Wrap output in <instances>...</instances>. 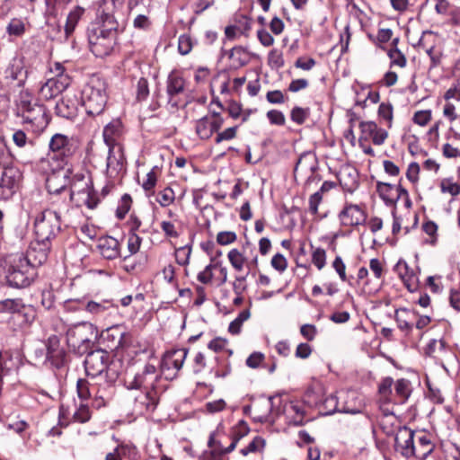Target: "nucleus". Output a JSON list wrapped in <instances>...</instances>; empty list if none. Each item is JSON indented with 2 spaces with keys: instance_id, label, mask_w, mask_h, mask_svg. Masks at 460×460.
Returning <instances> with one entry per match:
<instances>
[{
  "instance_id": "f257e3e1",
  "label": "nucleus",
  "mask_w": 460,
  "mask_h": 460,
  "mask_svg": "<svg viewBox=\"0 0 460 460\" xmlns=\"http://www.w3.org/2000/svg\"><path fill=\"white\" fill-rule=\"evenodd\" d=\"M160 375L156 367L147 364L141 373H137L125 381L128 389L137 390L134 395V410L138 414L155 411L158 404L159 395L156 384Z\"/></svg>"
},
{
  "instance_id": "f03ea898",
  "label": "nucleus",
  "mask_w": 460,
  "mask_h": 460,
  "mask_svg": "<svg viewBox=\"0 0 460 460\" xmlns=\"http://www.w3.org/2000/svg\"><path fill=\"white\" fill-rule=\"evenodd\" d=\"M118 22L116 19L98 18L88 28V42L91 51L96 57H105L111 53L115 43Z\"/></svg>"
},
{
  "instance_id": "7ed1b4c3",
  "label": "nucleus",
  "mask_w": 460,
  "mask_h": 460,
  "mask_svg": "<svg viewBox=\"0 0 460 460\" xmlns=\"http://www.w3.org/2000/svg\"><path fill=\"white\" fill-rule=\"evenodd\" d=\"M5 264V279L11 287L26 288L36 277V270L22 253L9 255Z\"/></svg>"
},
{
  "instance_id": "20e7f679",
  "label": "nucleus",
  "mask_w": 460,
  "mask_h": 460,
  "mask_svg": "<svg viewBox=\"0 0 460 460\" xmlns=\"http://www.w3.org/2000/svg\"><path fill=\"white\" fill-rule=\"evenodd\" d=\"M82 104L87 114H101L107 103L106 84L97 76H93L82 90Z\"/></svg>"
},
{
  "instance_id": "39448f33",
  "label": "nucleus",
  "mask_w": 460,
  "mask_h": 460,
  "mask_svg": "<svg viewBox=\"0 0 460 460\" xmlns=\"http://www.w3.org/2000/svg\"><path fill=\"white\" fill-rule=\"evenodd\" d=\"M70 198L78 206L93 209L99 203L97 194L93 189L89 175L77 172L70 179Z\"/></svg>"
},
{
  "instance_id": "423d86ee",
  "label": "nucleus",
  "mask_w": 460,
  "mask_h": 460,
  "mask_svg": "<svg viewBox=\"0 0 460 460\" xmlns=\"http://www.w3.org/2000/svg\"><path fill=\"white\" fill-rule=\"evenodd\" d=\"M98 331L95 326L83 322L70 327L66 332L68 346L79 354H85L92 348Z\"/></svg>"
},
{
  "instance_id": "0eeeda50",
  "label": "nucleus",
  "mask_w": 460,
  "mask_h": 460,
  "mask_svg": "<svg viewBox=\"0 0 460 460\" xmlns=\"http://www.w3.org/2000/svg\"><path fill=\"white\" fill-rule=\"evenodd\" d=\"M59 231L60 217L56 211L45 209L36 217L34 233L40 242L49 243Z\"/></svg>"
},
{
  "instance_id": "6e6552de",
  "label": "nucleus",
  "mask_w": 460,
  "mask_h": 460,
  "mask_svg": "<svg viewBox=\"0 0 460 460\" xmlns=\"http://www.w3.org/2000/svg\"><path fill=\"white\" fill-rule=\"evenodd\" d=\"M18 109L23 122L31 125L33 130L41 131L48 126L49 117L43 105L22 99Z\"/></svg>"
},
{
  "instance_id": "1a4fd4ad",
  "label": "nucleus",
  "mask_w": 460,
  "mask_h": 460,
  "mask_svg": "<svg viewBox=\"0 0 460 460\" xmlns=\"http://www.w3.org/2000/svg\"><path fill=\"white\" fill-rule=\"evenodd\" d=\"M0 313L12 314V319L19 322V325H30L36 318V310L26 305L21 298L4 299L0 301Z\"/></svg>"
},
{
  "instance_id": "9d476101",
  "label": "nucleus",
  "mask_w": 460,
  "mask_h": 460,
  "mask_svg": "<svg viewBox=\"0 0 460 460\" xmlns=\"http://www.w3.org/2000/svg\"><path fill=\"white\" fill-rule=\"evenodd\" d=\"M53 158L66 162L78 149V143L73 137L61 133L54 134L49 143Z\"/></svg>"
},
{
  "instance_id": "9b49d317",
  "label": "nucleus",
  "mask_w": 460,
  "mask_h": 460,
  "mask_svg": "<svg viewBox=\"0 0 460 460\" xmlns=\"http://www.w3.org/2000/svg\"><path fill=\"white\" fill-rule=\"evenodd\" d=\"M227 259L233 269L238 272L244 268L250 270L258 265V255L255 250L249 245L243 246L242 250L236 248L230 250Z\"/></svg>"
},
{
  "instance_id": "f8f14e48",
  "label": "nucleus",
  "mask_w": 460,
  "mask_h": 460,
  "mask_svg": "<svg viewBox=\"0 0 460 460\" xmlns=\"http://www.w3.org/2000/svg\"><path fill=\"white\" fill-rule=\"evenodd\" d=\"M22 178L20 170L14 166L4 167L0 179V199H9L16 192Z\"/></svg>"
},
{
  "instance_id": "ddd939ff",
  "label": "nucleus",
  "mask_w": 460,
  "mask_h": 460,
  "mask_svg": "<svg viewBox=\"0 0 460 460\" xmlns=\"http://www.w3.org/2000/svg\"><path fill=\"white\" fill-rule=\"evenodd\" d=\"M188 349H178L166 352L162 361V371L167 379H172L181 369L187 358Z\"/></svg>"
},
{
  "instance_id": "4468645a",
  "label": "nucleus",
  "mask_w": 460,
  "mask_h": 460,
  "mask_svg": "<svg viewBox=\"0 0 460 460\" xmlns=\"http://www.w3.org/2000/svg\"><path fill=\"white\" fill-rule=\"evenodd\" d=\"M84 359V367L87 376H97L101 375L108 366L109 353L102 349L87 351Z\"/></svg>"
},
{
  "instance_id": "2eb2a0df",
  "label": "nucleus",
  "mask_w": 460,
  "mask_h": 460,
  "mask_svg": "<svg viewBox=\"0 0 460 460\" xmlns=\"http://www.w3.org/2000/svg\"><path fill=\"white\" fill-rule=\"evenodd\" d=\"M360 135L358 142L372 141L376 146H381L388 137V132L377 126L374 121H361L359 123Z\"/></svg>"
},
{
  "instance_id": "dca6fc26",
  "label": "nucleus",
  "mask_w": 460,
  "mask_h": 460,
  "mask_svg": "<svg viewBox=\"0 0 460 460\" xmlns=\"http://www.w3.org/2000/svg\"><path fill=\"white\" fill-rule=\"evenodd\" d=\"M395 450L405 457L415 456L416 448L414 444V432L407 428H399L395 433Z\"/></svg>"
},
{
  "instance_id": "f3484780",
  "label": "nucleus",
  "mask_w": 460,
  "mask_h": 460,
  "mask_svg": "<svg viewBox=\"0 0 460 460\" xmlns=\"http://www.w3.org/2000/svg\"><path fill=\"white\" fill-rule=\"evenodd\" d=\"M392 386H393V378L385 377L381 380L378 385V394H379V409L382 412V417H387L388 415H394L393 404L394 403V400H393L392 394Z\"/></svg>"
},
{
  "instance_id": "a211bd4d",
  "label": "nucleus",
  "mask_w": 460,
  "mask_h": 460,
  "mask_svg": "<svg viewBox=\"0 0 460 460\" xmlns=\"http://www.w3.org/2000/svg\"><path fill=\"white\" fill-rule=\"evenodd\" d=\"M223 118L217 112L205 116L196 122V133L201 139H208L223 125Z\"/></svg>"
},
{
  "instance_id": "6ab92c4d",
  "label": "nucleus",
  "mask_w": 460,
  "mask_h": 460,
  "mask_svg": "<svg viewBox=\"0 0 460 460\" xmlns=\"http://www.w3.org/2000/svg\"><path fill=\"white\" fill-rule=\"evenodd\" d=\"M125 160L123 146L108 147L107 176L111 179L116 178L124 170Z\"/></svg>"
},
{
  "instance_id": "aec40b11",
  "label": "nucleus",
  "mask_w": 460,
  "mask_h": 460,
  "mask_svg": "<svg viewBox=\"0 0 460 460\" xmlns=\"http://www.w3.org/2000/svg\"><path fill=\"white\" fill-rule=\"evenodd\" d=\"M272 409L273 398L269 397L255 402L252 406L248 408V411L254 421L265 423L274 421Z\"/></svg>"
},
{
  "instance_id": "412c9836",
  "label": "nucleus",
  "mask_w": 460,
  "mask_h": 460,
  "mask_svg": "<svg viewBox=\"0 0 460 460\" xmlns=\"http://www.w3.org/2000/svg\"><path fill=\"white\" fill-rule=\"evenodd\" d=\"M71 83L70 77L49 78L39 91L40 97L43 100H50L65 91Z\"/></svg>"
},
{
  "instance_id": "4be33fe9",
  "label": "nucleus",
  "mask_w": 460,
  "mask_h": 460,
  "mask_svg": "<svg viewBox=\"0 0 460 460\" xmlns=\"http://www.w3.org/2000/svg\"><path fill=\"white\" fill-rule=\"evenodd\" d=\"M102 337L104 340L111 343L109 345V348L111 349L125 348L128 346L131 341L130 334L125 332L121 325H114L107 328L102 333Z\"/></svg>"
},
{
  "instance_id": "5701e85b",
  "label": "nucleus",
  "mask_w": 460,
  "mask_h": 460,
  "mask_svg": "<svg viewBox=\"0 0 460 460\" xmlns=\"http://www.w3.org/2000/svg\"><path fill=\"white\" fill-rule=\"evenodd\" d=\"M376 190L386 205H395L402 195H407V190L400 184L393 185L377 181Z\"/></svg>"
},
{
  "instance_id": "b1692460",
  "label": "nucleus",
  "mask_w": 460,
  "mask_h": 460,
  "mask_svg": "<svg viewBox=\"0 0 460 460\" xmlns=\"http://www.w3.org/2000/svg\"><path fill=\"white\" fill-rule=\"evenodd\" d=\"M49 248V243L40 242L36 238L35 241L31 243L27 254L24 255V257L35 270L36 267L43 264L47 261Z\"/></svg>"
},
{
  "instance_id": "393cba45",
  "label": "nucleus",
  "mask_w": 460,
  "mask_h": 460,
  "mask_svg": "<svg viewBox=\"0 0 460 460\" xmlns=\"http://www.w3.org/2000/svg\"><path fill=\"white\" fill-rule=\"evenodd\" d=\"M72 172L69 168L54 171L46 181V187L49 193H59L70 182Z\"/></svg>"
},
{
  "instance_id": "a878e982",
  "label": "nucleus",
  "mask_w": 460,
  "mask_h": 460,
  "mask_svg": "<svg viewBox=\"0 0 460 460\" xmlns=\"http://www.w3.org/2000/svg\"><path fill=\"white\" fill-rule=\"evenodd\" d=\"M46 359L57 368L61 367L65 364L66 352L60 346L59 339L56 336H50L47 342Z\"/></svg>"
},
{
  "instance_id": "bb28decb",
  "label": "nucleus",
  "mask_w": 460,
  "mask_h": 460,
  "mask_svg": "<svg viewBox=\"0 0 460 460\" xmlns=\"http://www.w3.org/2000/svg\"><path fill=\"white\" fill-rule=\"evenodd\" d=\"M340 220L346 226H358L366 221V213L358 205H346L340 213Z\"/></svg>"
},
{
  "instance_id": "cd10ccee",
  "label": "nucleus",
  "mask_w": 460,
  "mask_h": 460,
  "mask_svg": "<svg viewBox=\"0 0 460 460\" xmlns=\"http://www.w3.org/2000/svg\"><path fill=\"white\" fill-rule=\"evenodd\" d=\"M124 134L122 123L116 119L105 126L102 136L108 147L122 146L121 139Z\"/></svg>"
},
{
  "instance_id": "c85d7f7f",
  "label": "nucleus",
  "mask_w": 460,
  "mask_h": 460,
  "mask_svg": "<svg viewBox=\"0 0 460 460\" xmlns=\"http://www.w3.org/2000/svg\"><path fill=\"white\" fill-rule=\"evenodd\" d=\"M97 250L99 253L107 260H114L120 256L119 243L111 236L99 238Z\"/></svg>"
},
{
  "instance_id": "c756f323",
  "label": "nucleus",
  "mask_w": 460,
  "mask_h": 460,
  "mask_svg": "<svg viewBox=\"0 0 460 460\" xmlns=\"http://www.w3.org/2000/svg\"><path fill=\"white\" fill-rule=\"evenodd\" d=\"M185 81L175 72H172L167 79V94L169 96V102L172 106H177V97L184 92Z\"/></svg>"
},
{
  "instance_id": "7c9ffc66",
  "label": "nucleus",
  "mask_w": 460,
  "mask_h": 460,
  "mask_svg": "<svg viewBox=\"0 0 460 460\" xmlns=\"http://www.w3.org/2000/svg\"><path fill=\"white\" fill-rule=\"evenodd\" d=\"M416 311L402 307L395 310L394 318L400 330L411 332L414 327V322L417 319Z\"/></svg>"
},
{
  "instance_id": "2f4dec72",
  "label": "nucleus",
  "mask_w": 460,
  "mask_h": 460,
  "mask_svg": "<svg viewBox=\"0 0 460 460\" xmlns=\"http://www.w3.org/2000/svg\"><path fill=\"white\" fill-rule=\"evenodd\" d=\"M412 393V385L410 380L406 378L393 381L392 394L394 403H405Z\"/></svg>"
},
{
  "instance_id": "473e14b6",
  "label": "nucleus",
  "mask_w": 460,
  "mask_h": 460,
  "mask_svg": "<svg viewBox=\"0 0 460 460\" xmlns=\"http://www.w3.org/2000/svg\"><path fill=\"white\" fill-rule=\"evenodd\" d=\"M396 270L404 286L410 292H414L419 288V279L413 270H411L405 261H400L396 264Z\"/></svg>"
},
{
  "instance_id": "72a5a7b5",
  "label": "nucleus",
  "mask_w": 460,
  "mask_h": 460,
  "mask_svg": "<svg viewBox=\"0 0 460 460\" xmlns=\"http://www.w3.org/2000/svg\"><path fill=\"white\" fill-rule=\"evenodd\" d=\"M125 0H101L98 9V18L115 19L114 13L124 4Z\"/></svg>"
},
{
  "instance_id": "f704fd0d",
  "label": "nucleus",
  "mask_w": 460,
  "mask_h": 460,
  "mask_svg": "<svg viewBox=\"0 0 460 460\" xmlns=\"http://www.w3.org/2000/svg\"><path fill=\"white\" fill-rule=\"evenodd\" d=\"M85 13V9L82 6L74 7L67 14L66 24H65V34L66 37H70L75 31L76 25L82 19Z\"/></svg>"
},
{
  "instance_id": "c9c22d12",
  "label": "nucleus",
  "mask_w": 460,
  "mask_h": 460,
  "mask_svg": "<svg viewBox=\"0 0 460 460\" xmlns=\"http://www.w3.org/2000/svg\"><path fill=\"white\" fill-rule=\"evenodd\" d=\"M314 170V158L312 155H302L294 169V174L296 177L297 175H305L310 176Z\"/></svg>"
},
{
  "instance_id": "e433bc0d",
  "label": "nucleus",
  "mask_w": 460,
  "mask_h": 460,
  "mask_svg": "<svg viewBox=\"0 0 460 460\" xmlns=\"http://www.w3.org/2000/svg\"><path fill=\"white\" fill-rule=\"evenodd\" d=\"M135 453L136 448L134 447L119 444L112 451L106 454L104 460H123V458Z\"/></svg>"
},
{
  "instance_id": "4c0bfd02",
  "label": "nucleus",
  "mask_w": 460,
  "mask_h": 460,
  "mask_svg": "<svg viewBox=\"0 0 460 460\" xmlns=\"http://www.w3.org/2000/svg\"><path fill=\"white\" fill-rule=\"evenodd\" d=\"M265 447L266 440L260 436H256L245 447L240 450V454L243 456H247L250 454L262 455Z\"/></svg>"
},
{
  "instance_id": "58836bf2",
  "label": "nucleus",
  "mask_w": 460,
  "mask_h": 460,
  "mask_svg": "<svg viewBox=\"0 0 460 460\" xmlns=\"http://www.w3.org/2000/svg\"><path fill=\"white\" fill-rule=\"evenodd\" d=\"M416 454L415 456L418 458H426L429 454L432 453L434 446L430 439L426 435H421L418 438L417 445H415Z\"/></svg>"
},
{
  "instance_id": "ea45409f",
  "label": "nucleus",
  "mask_w": 460,
  "mask_h": 460,
  "mask_svg": "<svg viewBox=\"0 0 460 460\" xmlns=\"http://www.w3.org/2000/svg\"><path fill=\"white\" fill-rule=\"evenodd\" d=\"M379 426L387 436L395 435L399 428V421L395 415H388L387 417H381L379 420Z\"/></svg>"
},
{
  "instance_id": "a19ab883",
  "label": "nucleus",
  "mask_w": 460,
  "mask_h": 460,
  "mask_svg": "<svg viewBox=\"0 0 460 460\" xmlns=\"http://www.w3.org/2000/svg\"><path fill=\"white\" fill-rule=\"evenodd\" d=\"M112 308L109 301H89L85 305V310L95 316H102Z\"/></svg>"
},
{
  "instance_id": "79ce46f5",
  "label": "nucleus",
  "mask_w": 460,
  "mask_h": 460,
  "mask_svg": "<svg viewBox=\"0 0 460 460\" xmlns=\"http://www.w3.org/2000/svg\"><path fill=\"white\" fill-rule=\"evenodd\" d=\"M68 100L62 99L56 104L57 114L60 117L70 119L76 114V106L75 102L68 103Z\"/></svg>"
},
{
  "instance_id": "37998d69",
  "label": "nucleus",
  "mask_w": 460,
  "mask_h": 460,
  "mask_svg": "<svg viewBox=\"0 0 460 460\" xmlns=\"http://www.w3.org/2000/svg\"><path fill=\"white\" fill-rule=\"evenodd\" d=\"M446 352V342L443 340H431L426 349V355L439 358Z\"/></svg>"
},
{
  "instance_id": "c03bdc74",
  "label": "nucleus",
  "mask_w": 460,
  "mask_h": 460,
  "mask_svg": "<svg viewBox=\"0 0 460 460\" xmlns=\"http://www.w3.org/2000/svg\"><path fill=\"white\" fill-rule=\"evenodd\" d=\"M92 417V412L90 411L89 405L81 402L77 406L73 414V420L79 423H85L90 420Z\"/></svg>"
},
{
  "instance_id": "a18cd8bd",
  "label": "nucleus",
  "mask_w": 460,
  "mask_h": 460,
  "mask_svg": "<svg viewBox=\"0 0 460 460\" xmlns=\"http://www.w3.org/2000/svg\"><path fill=\"white\" fill-rule=\"evenodd\" d=\"M251 316L248 309L243 310L238 316L230 323L228 332L234 335L240 333L243 323Z\"/></svg>"
},
{
  "instance_id": "49530a36",
  "label": "nucleus",
  "mask_w": 460,
  "mask_h": 460,
  "mask_svg": "<svg viewBox=\"0 0 460 460\" xmlns=\"http://www.w3.org/2000/svg\"><path fill=\"white\" fill-rule=\"evenodd\" d=\"M442 193H448L451 196H457L460 193V185L452 178H444L439 183Z\"/></svg>"
},
{
  "instance_id": "de8ad7c7",
  "label": "nucleus",
  "mask_w": 460,
  "mask_h": 460,
  "mask_svg": "<svg viewBox=\"0 0 460 460\" xmlns=\"http://www.w3.org/2000/svg\"><path fill=\"white\" fill-rule=\"evenodd\" d=\"M285 62L282 51L278 49H271L268 55V65L272 69L278 70L282 68Z\"/></svg>"
},
{
  "instance_id": "09e8293b",
  "label": "nucleus",
  "mask_w": 460,
  "mask_h": 460,
  "mask_svg": "<svg viewBox=\"0 0 460 460\" xmlns=\"http://www.w3.org/2000/svg\"><path fill=\"white\" fill-rule=\"evenodd\" d=\"M175 199V193L170 187H166L157 193L156 201L161 207H168L173 203Z\"/></svg>"
},
{
  "instance_id": "8fccbe9b",
  "label": "nucleus",
  "mask_w": 460,
  "mask_h": 460,
  "mask_svg": "<svg viewBox=\"0 0 460 460\" xmlns=\"http://www.w3.org/2000/svg\"><path fill=\"white\" fill-rule=\"evenodd\" d=\"M94 387L91 386L89 382L85 379H79L76 384V391L79 399L83 402L92 396Z\"/></svg>"
},
{
  "instance_id": "3c124183",
  "label": "nucleus",
  "mask_w": 460,
  "mask_h": 460,
  "mask_svg": "<svg viewBox=\"0 0 460 460\" xmlns=\"http://www.w3.org/2000/svg\"><path fill=\"white\" fill-rule=\"evenodd\" d=\"M323 404H324L325 408L328 410L329 413H332V412H333L335 411H345V412H351V413H356V412L358 411H355L353 409H349L348 407H343L341 409H339L338 402H337V396L334 395V394L329 395L324 400Z\"/></svg>"
},
{
  "instance_id": "603ef678",
  "label": "nucleus",
  "mask_w": 460,
  "mask_h": 460,
  "mask_svg": "<svg viewBox=\"0 0 460 460\" xmlns=\"http://www.w3.org/2000/svg\"><path fill=\"white\" fill-rule=\"evenodd\" d=\"M388 57L391 59V66H397L399 67L406 66V58L397 48L391 49L388 51Z\"/></svg>"
},
{
  "instance_id": "864d4df0",
  "label": "nucleus",
  "mask_w": 460,
  "mask_h": 460,
  "mask_svg": "<svg viewBox=\"0 0 460 460\" xmlns=\"http://www.w3.org/2000/svg\"><path fill=\"white\" fill-rule=\"evenodd\" d=\"M309 114H310L309 109L295 107L291 111L290 117L294 122L301 125L306 120V119L309 117Z\"/></svg>"
},
{
  "instance_id": "5fc2aeb1",
  "label": "nucleus",
  "mask_w": 460,
  "mask_h": 460,
  "mask_svg": "<svg viewBox=\"0 0 460 460\" xmlns=\"http://www.w3.org/2000/svg\"><path fill=\"white\" fill-rule=\"evenodd\" d=\"M191 254V247L185 245L175 250V259L178 264L187 265Z\"/></svg>"
},
{
  "instance_id": "6e6d98bb",
  "label": "nucleus",
  "mask_w": 460,
  "mask_h": 460,
  "mask_svg": "<svg viewBox=\"0 0 460 460\" xmlns=\"http://www.w3.org/2000/svg\"><path fill=\"white\" fill-rule=\"evenodd\" d=\"M24 23L19 19H13L7 26V32L12 36L19 37L24 33Z\"/></svg>"
},
{
  "instance_id": "4d7b16f0",
  "label": "nucleus",
  "mask_w": 460,
  "mask_h": 460,
  "mask_svg": "<svg viewBox=\"0 0 460 460\" xmlns=\"http://www.w3.org/2000/svg\"><path fill=\"white\" fill-rule=\"evenodd\" d=\"M285 411L291 414L294 412L296 416L294 417V423L296 425H300L303 422V417H304V411L301 407V405L297 403L290 402L288 406H286Z\"/></svg>"
},
{
  "instance_id": "13d9d810",
  "label": "nucleus",
  "mask_w": 460,
  "mask_h": 460,
  "mask_svg": "<svg viewBox=\"0 0 460 460\" xmlns=\"http://www.w3.org/2000/svg\"><path fill=\"white\" fill-rule=\"evenodd\" d=\"M312 261L318 270H322L326 263V252L323 248H316L312 254Z\"/></svg>"
},
{
  "instance_id": "bf43d9fd",
  "label": "nucleus",
  "mask_w": 460,
  "mask_h": 460,
  "mask_svg": "<svg viewBox=\"0 0 460 460\" xmlns=\"http://www.w3.org/2000/svg\"><path fill=\"white\" fill-rule=\"evenodd\" d=\"M178 49L181 55H187L191 51L192 40L189 35L183 34L179 37Z\"/></svg>"
},
{
  "instance_id": "052dcab7",
  "label": "nucleus",
  "mask_w": 460,
  "mask_h": 460,
  "mask_svg": "<svg viewBox=\"0 0 460 460\" xmlns=\"http://www.w3.org/2000/svg\"><path fill=\"white\" fill-rule=\"evenodd\" d=\"M141 243L142 238L139 235L136 233H129L128 238V249L130 255L135 254L139 251Z\"/></svg>"
},
{
  "instance_id": "680f3d73",
  "label": "nucleus",
  "mask_w": 460,
  "mask_h": 460,
  "mask_svg": "<svg viewBox=\"0 0 460 460\" xmlns=\"http://www.w3.org/2000/svg\"><path fill=\"white\" fill-rule=\"evenodd\" d=\"M412 120L415 124L424 127L431 120V111L429 110L418 111L414 113Z\"/></svg>"
},
{
  "instance_id": "e2e57ef3",
  "label": "nucleus",
  "mask_w": 460,
  "mask_h": 460,
  "mask_svg": "<svg viewBox=\"0 0 460 460\" xmlns=\"http://www.w3.org/2000/svg\"><path fill=\"white\" fill-rule=\"evenodd\" d=\"M247 275H237L233 282V290L237 296H241L247 288Z\"/></svg>"
},
{
  "instance_id": "0e129e2a",
  "label": "nucleus",
  "mask_w": 460,
  "mask_h": 460,
  "mask_svg": "<svg viewBox=\"0 0 460 460\" xmlns=\"http://www.w3.org/2000/svg\"><path fill=\"white\" fill-rule=\"evenodd\" d=\"M378 115L388 121V127H391L393 120V106L390 103L382 102L378 107Z\"/></svg>"
},
{
  "instance_id": "69168bd1",
  "label": "nucleus",
  "mask_w": 460,
  "mask_h": 460,
  "mask_svg": "<svg viewBox=\"0 0 460 460\" xmlns=\"http://www.w3.org/2000/svg\"><path fill=\"white\" fill-rule=\"evenodd\" d=\"M149 95V88L147 80L140 78L137 84V99L138 101H144Z\"/></svg>"
},
{
  "instance_id": "338daca9",
  "label": "nucleus",
  "mask_w": 460,
  "mask_h": 460,
  "mask_svg": "<svg viewBox=\"0 0 460 460\" xmlns=\"http://www.w3.org/2000/svg\"><path fill=\"white\" fill-rule=\"evenodd\" d=\"M236 240V234L232 231L219 232L217 236V241L221 245H227Z\"/></svg>"
},
{
  "instance_id": "774afa93",
  "label": "nucleus",
  "mask_w": 460,
  "mask_h": 460,
  "mask_svg": "<svg viewBox=\"0 0 460 460\" xmlns=\"http://www.w3.org/2000/svg\"><path fill=\"white\" fill-rule=\"evenodd\" d=\"M445 99L460 101V80H457L445 93Z\"/></svg>"
}]
</instances>
